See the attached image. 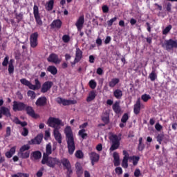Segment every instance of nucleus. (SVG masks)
Returning <instances> with one entry per match:
<instances>
[{
    "label": "nucleus",
    "instance_id": "obj_17",
    "mask_svg": "<svg viewBox=\"0 0 177 177\" xmlns=\"http://www.w3.org/2000/svg\"><path fill=\"white\" fill-rule=\"evenodd\" d=\"M81 59H82V50L77 48H76L75 57L73 62V64H76V63L81 62Z\"/></svg>",
    "mask_w": 177,
    "mask_h": 177
},
{
    "label": "nucleus",
    "instance_id": "obj_52",
    "mask_svg": "<svg viewBox=\"0 0 177 177\" xmlns=\"http://www.w3.org/2000/svg\"><path fill=\"white\" fill-rule=\"evenodd\" d=\"M12 133V129L10 128V127H6V133L5 135V138H9V136H10Z\"/></svg>",
    "mask_w": 177,
    "mask_h": 177
},
{
    "label": "nucleus",
    "instance_id": "obj_11",
    "mask_svg": "<svg viewBox=\"0 0 177 177\" xmlns=\"http://www.w3.org/2000/svg\"><path fill=\"white\" fill-rule=\"evenodd\" d=\"M49 63H55V64H59L60 63V59H59V55L56 53H51L47 58Z\"/></svg>",
    "mask_w": 177,
    "mask_h": 177
},
{
    "label": "nucleus",
    "instance_id": "obj_2",
    "mask_svg": "<svg viewBox=\"0 0 177 177\" xmlns=\"http://www.w3.org/2000/svg\"><path fill=\"white\" fill-rule=\"evenodd\" d=\"M64 133L67 142L68 153L72 156V154H74V151H75V142L74 141V134H73L71 127L67 126L64 129Z\"/></svg>",
    "mask_w": 177,
    "mask_h": 177
},
{
    "label": "nucleus",
    "instance_id": "obj_29",
    "mask_svg": "<svg viewBox=\"0 0 177 177\" xmlns=\"http://www.w3.org/2000/svg\"><path fill=\"white\" fill-rule=\"evenodd\" d=\"M52 154V145L48 144L46 147V153H43V157H49Z\"/></svg>",
    "mask_w": 177,
    "mask_h": 177
},
{
    "label": "nucleus",
    "instance_id": "obj_6",
    "mask_svg": "<svg viewBox=\"0 0 177 177\" xmlns=\"http://www.w3.org/2000/svg\"><path fill=\"white\" fill-rule=\"evenodd\" d=\"M33 15L37 26H42V24H44V22H42V19H41V15H39V8L37 5H34Z\"/></svg>",
    "mask_w": 177,
    "mask_h": 177
},
{
    "label": "nucleus",
    "instance_id": "obj_31",
    "mask_svg": "<svg viewBox=\"0 0 177 177\" xmlns=\"http://www.w3.org/2000/svg\"><path fill=\"white\" fill-rule=\"evenodd\" d=\"M122 91L121 89H115L113 91V96L115 99H121L122 97Z\"/></svg>",
    "mask_w": 177,
    "mask_h": 177
},
{
    "label": "nucleus",
    "instance_id": "obj_48",
    "mask_svg": "<svg viewBox=\"0 0 177 177\" xmlns=\"http://www.w3.org/2000/svg\"><path fill=\"white\" fill-rule=\"evenodd\" d=\"M20 82L22 84V85H25L26 86H28L30 83V82L27 80L26 78L21 79Z\"/></svg>",
    "mask_w": 177,
    "mask_h": 177
},
{
    "label": "nucleus",
    "instance_id": "obj_15",
    "mask_svg": "<svg viewBox=\"0 0 177 177\" xmlns=\"http://www.w3.org/2000/svg\"><path fill=\"white\" fill-rule=\"evenodd\" d=\"M92 165H95V162H98L100 160V156L96 153V152H91L88 154Z\"/></svg>",
    "mask_w": 177,
    "mask_h": 177
},
{
    "label": "nucleus",
    "instance_id": "obj_42",
    "mask_svg": "<svg viewBox=\"0 0 177 177\" xmlns=\"http://www.w3.org/2000/svg\"><path fill=\"white\" fill-rule=\"evenodd\" d=\"M172 30V25H169L167 26L163 30H162V34L163 35H167L168 32H169Z\"/></svg>",
    "mask_w": 177,
    "mask_h": 177
},
{
    "label": "nucleus",
    "instance_id": "obj_20",
    "mask_svg": "<svg viewBox=\"0 0 177 177\" xmlns=\"http://www.w3.org/2000/svg\"><path fill=\"white\" fill-rule=\"evenodd\" d=\"M118 84H120V78H112L109 82V88H115V86L118 85Z\"/></svg>",
    "mask_w": 177,
    "mask_h": 177
},
{
    "label": "nucleus",
    "instance_id": "obj_61",
    "mask_svg": "<svg viewBox=\"0 0 177 177\" xmlns=\"http://www.w3.org/2000/svg\"><path fill=\"white\" fill-rule=\"evenodd\" d=\"M134 176L139 177L140 176V170L139 169H136L134 171Z\"/></svg>",
    "mask_w": 177,
    "mask_h": 177
},
{
    "label": "nucleus",
    "instance_id": "obj_33",
    "mask_svg": "<svg viewBox=\"0 0 177 177\" xmlns=\"http://www.w3.org/2000/svg\"><path fill=\"white\" fill-rule=\"evenodd\" d=\"M138 150V151H143V150H145V144H143V138H142V137H140L139 138Z\"/></svg>",
    "mask_w": 177,
    "mask_h": 177
},
{
    "label": "nucleus",
    "instance_id": "obj_64",
    "mask_svg": "<svg viewBox=\"0 0 177 177\" xmlns=\"http://www.w3.org/2000/svg\"><path fill=\"white\" fill-rule=\"evenodd\" d=\"M171 8H172V4H171V3H167V6H166V10L167 12H171Z\"/></svg>",
    "mask_w": 177,
    "mask_h": 177
},
{
    "label": "nucleus",
    "instance_id": "obj_41",
    "mask_svg": "<svg viewBox=\"0 0 177 177\" xmlns=\"http://www.w3.org/2000/svg\"><path fill=\"white\" fill-rule=\"evenodd\" d=\"M15 73V66L12 63H9L8 64V74L12 75Z\"/></svg>",
    "mask_w": 177,
    "mask_h": 177
},
{
    "label": "nucleus",
    "instance_id": "obj_22",
    "mask_svg": "<svg viewBox=\"0 0 177 177\" xmlns=\"http://www.w3.org/2000/svg\"><path fill=\"white\" fill-rule=\"evenodd\" d=\"M75 168H76V174L77 177L82 176V174H84V170L82 169V166H81V164L79 162H77L75 164Z\"/></svg>",
    "mask_w": 177,
    "mask_h": 177
},
{
    "label": "nucleus",
    "instance_id": "obj_49",
    "mask_svg": "<svg viewBox=\"0 0 177 177\" xmlns=\"http://www.w3.org/2000/svg\"><path fill=\"white\" fill-rule=\"evenodd\" d=\"M15 17H16V19H17V23H20V21H21V20H23V13H16L15 14Z\"/></svg>",
    "mask_w": 177,
    "mask_h": 177
},
{
    "label": "nucleus",
    "instance_id": "obj_27",
    "mask_svg": "<svg viewBox=\"0 0 177 177\" xmlns=\"http://www.w3.org/2000/svg\"><path fill=\"white\" fill-rule=\"evenodd\" d=\"M95 97H96V91H91L88 93V96L86 98V102H92V100H95Z\"/></svg>",
    "mask_w": 177,
    "mask_h": 177
},
{
    "label": "nucleus",
    "instance_id": "obj_10",
    "mask_svg": "<svg viewBox=\"0 0 177 177\" xmlns=\"http://www.w3.org/2000/svg\"><path fill=\"white\" fill-rule=\"evenodd\" d=\"M52 86H53V82H50V81L45 82L41 86V93H46L48 91H50V88H52Z\"/></svg>",
    "mask_w": 177,
    "mask_h": 177
},
{
    "label": "nucleus",
    "instance_id": "obj_9",
    "mask_svg": "<svg viewBox=\"0 0 177 177\" xmlns=\"http://www.w3.org/2000/svg\"><path fill=\"white\" fill-rule=\"evenodd\" d=\"M164 45L167 50H172L174 48H177V41L170 39L169 40H165Z\"/></svg>",
    "mask_w": 177,
    "mask_h": 177
},
{
    "label": "nucleus",
    "instance_id": "obj_58",
    "mask_svg": "<svg viewBox=\"0 0 177 177\" xmlns=\"http://www.w3.org/2000/svg\"><path fill=\"white\" fill-rule=\"evenodd\" d=\"M103 13H109V7L104 5L102 7Z\"/></svg>",
    "mask_w": 177,
    "mask_h": 177
},
{
    "label": "nucleus",
    "instance_id": "obj_30",
    "mask_svg": "<svg viewBox=\"0 0 177 177\" xmlns=\"http://www.w3.org/2000/svg\"><path fill=\"white\" fill-rule=\"evenodd\" d=\"M15 153H16V147H12L10 149V151L6 153V157H7V158H12V157L13 156V154H15Z\"/></svg>",
    "mask_w": 177,
    "mask_h": 177
},
{
    "label": "nucleus",
    "instance_id": "obj_55",
    "mask_svg": "<svg viewBox=\"0 0 177 177\" xmlns=\"http://www.w3.org/2000/svg\"><path fill=\"white\" fill-rule=\"evenodd\" d=\"M22 136H28V129L24 127L23 131L21 132Z\"/></svg>",
    "mask_w": 177,
    "mask_h": 177
},
{
    "label": "nucleus",
    "instance_id": "obj_36",
    "mask_svg": "<svg viewBox=\"0 0 177 177\" xmlns=\"http://www.w3.org/2000/svg\"><path fill=\"white\" fill-rule=\"evenodd\" d=\"M149 78L152 82H154L156 80H157V73H156V71L153 70L151 73L149 75Z\"/></svg>",
    "mask_w": 177,
    "mask_h": 177
},
{
    "label": "nucleus",
    "instance_id": "obj_7",
    "mask_svg": "<svg viewBox=\"0 0 177 177\" xmlns=\"http://www.w3.org/2000/svg\"><path fill=\"white\" fill-rule=\"evenodd\" d=\"M26 106L27 104H24V102H18L17 101H14L12 110L14 111H24Z\"/></svg>",
    "mask_w": 177,
    "mask_h": 177
},
{
    "label": "nucleus",
    "instance_id": "obj_23",
    "mask_svg": "<svg viewBox=\"0 0 177 177\" xmlns=\"http://www.w3.org/2000/svg\"><path fill=\"white\" fill-rule=\"evenodd\" d=\"M112 109L115 114H120L121 113V106H120V102H115L113 104Z\"/></svg>",
    "mask_w": 177,
    "mask_h": 177
},
{
    "label": "nucleus",
    "instance_id": "obj_53",
    "mask_svg": "<svg viewBox=\"0 0 177 177\" xmlns=\"http://www.w3.org/2000/svg\"><path fill=\"white\" fill-rule=\"evenodd\" d=\"M117 21V17H115L112 19H111L109 21H107V24L109 26V27H111V26H113V24L114 23V21Z\"/></svg>",
    "mask_w": 177,
    "mask_h": 177
},
{
    "label": "nucleus",
    "instance_id": "obj_63",
    "mask_svg": "<svg viewBox=\"0 0 177 177\" xmlns=\"http://www.w3.org/2000/svg\"><path fill=\"white\" fill-rule=\"evenodd\" d=\"M88 127V122H84L82 124L79 126L80 129H85Z\"/></svg>",
    "mask_w": 177,
    "mask_h": 177
},
{
    "label": "nucleus",
    "instance_id": "obj_47",
    "mask_svg": "<svg viewBox=\"0 0 177 177\" xmlns=\"http://www.w3.org/2000/svg\"><path fill=\"white\" fill-rule=\"evenodd\" d=\"M8 64H9V56H6L2 62L3 67H8Z\"/></svg>",
    "mask_w": 177,
    "mask_h": 177
},
{
    "label": "nucleus",
    "instance_id": "obj_37",
    "mask_svg": "<svg viewBox=\"0 0 177 177\" xmlns=\"http://www.w3.org/2000/svg\"><path fill=\"white\" fill-rule=\"evenodd\" d=\"M53 5H55V1L50 0L47 3V6L46 7V10H48V12L52 10L53 9Z\"/></svg>",
    "mask_w": 177,
    "mask_h": 177
},
{
    "label": "nucleus",
    "instance_id": "obj_13",
    "mask_svg": "<svg viewBox=\"0 0 177 177\" xmlns=\"http://www.w3.org/2000/svg\"><path fill=\"white\" fill-rule=\"evenodd\" d=\"M35 104L37 107H44L48 104V99L45 96H41L37 100Z\"/></svg>",
    "mask_w": 177,
    "mask_h": 177
},
{
    "label": "nucleus",
    "instance_id": "obj_28",
    "mask_svg": "<svg viewBox=\"0 0 177 177\" xmlns=\"http://www.w3.org/2000/svg\"><path fill=\"white\" fill-rule=\"evenodd\" d=\"M101 118L104 124H109V122H110V114H109L107 112H104Z\"/></svg>",
    "mask_w": 177,
    "mask_h": 177
},
{
    "label": "nucleus",
    "instance_id": "obj_45",
    "mask_svg": "<svg viewBox=\"0 0 177 177\" xmlns=\"http://www.w3.org/2000/svg\"><path fill=\"white\" fill-rule=\"evenodd\" d=\"M21 158H28L30 157V151H27L26 152H20Z\"/></svg>",
    "mask_w": 177,
    "mask_h": 177
},
{
    "label": "nucleus",
    "instance_id": "obj_5",
    "mask_svg": "<svg viewBox=\"0 0 177 177\" xmlns=\"http://www.w3.org/2000/svg\"><path fill=\"white\" fill-rule=\"evenodd\" d=\"M121 133L118 136L117 134L111 133L109 137V140L111 142L112 145L109 149L110 151H114L120 147V142H121Z\"/></svg>",
    "mask_w": 177,
    "mask_h": 177
},
{
    "label": "nucleus",
    "instance_id": "obj_62",
    "mask_svg": "<svg viewBox=\"0 0 177 177\" xmlns=\"http://www.w3.org/2000/svg\"><path fill=\"white\" fill-rule=\"evenodd\" d=\"M19 177H30V174L26 173H17Z\"/></svg>",
    "mask_w": 177,
    "mask_h": 177
},
{
    "label": "nucleus",
    "instance_id": "obj_39",
    "mask_svg": "<svg viewBox=\"0 0 177 177\" xmlns=\"http://www.w3.org/2000/svg\"><path fill=\"white\" fill-rule=\"evenodd\" d=\"M85 132H86L85 129H81L79 131L78 135L82 138V139H85V138L88 136V134Z\"/></svg>",
    "mask_w": 177,
    "mask_h": 177
},
{
    "label": "nucleus",
    "instance_id": "obj_16",
    "mask_svg": "<svg viewBox=\"0 0 177 177\" xmlns=\"http://www.w3.org/2000/svg\"><path fill=\"white\" fill-rule=\"evenodd\" d=\"M35 84H32V83H29V85L28 86V88L29 89H32V91H38L41 88V82L38 79L35 80Z\"/></svg>",
    "mask_w": 177,
    "mask_h": 177
},
{
    "label": "nucleus",
    "instance_id": "obj_40",
    "mask_svg": "<svg viewBox=\"0 0 177 177\" xmlns=\"http://www.w3.org/2000/svg\"><path fill=\"white\" fill-rule=\"evenodd\" d=\"M128 120H129V115H128V113H124L122 118H121V122H122L123 124H125L127 122V121H128Z\"/></svg>",
    "mask_w": 177,
    "mask_h": 177
},
{
    "label": "nucleus",
    "instance_id": "obj_44",
    "mask_svg": "<svg viewBox=\"0 0 177 177\" xmlns=\"http://www.w3.org/2000/svg\"><path fill=\"white\" fill-rule=\"evenodd\" d=\"M76 158H84V153H82V151L77 150L75 154Z\"/></svg>",
    "mask_w": 177,
    "mask_h": 177
},
{
    "label": "nucleus",
    "instance_id": "obj_26",
    "mask_svg": "<svg viewBox=\"0 0 177 177\" xmlns=\"http://www.w3.org/2000/svg\"><path fill=\"white\" fill-rule=\"evenodd\" d=\"M60 164H62L63 167L67 169V168H70L71 167V163H70V160L68 159L64 158L60 160Z\"/></svg>",
    "mask_w": 177,
    "mask_h": 177
},
{
    "label": "nucleus",
    "instance_id": "obj_57",
    "mask_svg": "<svg viewBox=\"0 0 177 177\" xmlns=\"http://www.w3.org/2000/svg\"><path fill=\"white\" fill-rule=\"evenodd\" d=\"M123 156H124L123 158H125L127 160H129V158H131V156H129V153H128V151L125 150L123 151Z\"/></svg>",
    "mask_w": 177,
    "mask_h": 177
},
{
    "label": "nucleus",
    "instance_id": "obj_12",
    "mask_svg": "<svg viewBox=\"0 0 177 177\" xmlns=\"http://www.w3.org/2000/svg\"><path fill=\"white\" fill-rule=\"evenodd\" d=\"M25 111H26V113L28 115H30V117H32V118H38L39 115L38 114L35 113V111H34V109L32 108L30 106H27L25 107Z\"/></svg>",
    "mask_w": 177,
    "mask_h": 177
},
{
    "label": "nucleus",
    "instance_id": "obj_59",
    "mask_svg": "<svg viewBox=\"0 0 177 177\" xmlns=\"http://www.w3.org/2000/svg\"><path fill=\"white\" fill-rule=\"evenodd\" d=\"M155 129H156V131H160L162 129V126H161L160 123H156V124L155 125Z\"/></svg>",
    "mask_w": 177,
    "mask_h": 177
},
{
    "label": "nucleus",
    "instance_id": "obj_32",
    "mask_svg": "<svg viewBox=\"0 0 177 177\" xmlns=\"http://www.w3.org/2000/svg\"><path fill=\"white\" fill-rule=\"evenodd\" d=\"M47 71H48V73H50V74H52L53 75H56V74H57V68H56V66H49L47 68Z\"/></svg>",
    "mask_w": 177,
    "mask_h": 177
},
{
    "label": "nucleus",
    "instance_id": "obj_19",
    "mask_svg": "<svg viewBox=\"0 0 177 177\" xmlns=\"http://www.w3.org/2000/svg\"><path fill=\"white\" fill-rule=\"evenodd\" d=\"M0 111H1V114L5 115L6 117H12V114L10 113V110L8 109L6 106H1Z\"/></svg>",
    "mask_w": 177,
    "mask_h": 177
},
{
    "label": "nucleus",
    "instance_id": "obj_54",
    "mask_svg": "<svg viewBox=\"0 0 177 177\" xmlns=\"http://www.w3.org/2000/svg\"><path fill=\"white\" fill-rule=\"evenodd\" d=\"M128 160L129 159H125V158H123L122 161V167L123 168H128Z\"/></svg>",
    "mask_w": 177,
    "mask_h": 177
},
{
    "label": "nucleus",
    "instance_id": "obj_51",
    "mask_svg": "<svg viewBox=\"0 0 177 177\" xmlns=\"http://www.w3.org/2000/svg\"><path fill=\"white\" fill-rule=\"evenodd\" d=\"M156 139L159 145H161V142L164 140V134H158Z\"/></svg>",
    "mask_w": 177,
    "mask_h": 177
},
{
    "label": "nucleus",
    "instance_id": "obj_25",
    "mask_svg": "<svg viewBox=\"0 0 177 177\" xmlns=\"http://www.w3.org/2000/svg\"><path fill=\"white\" fill-rule=\"evenodd\" d=\"M42 157V153L39 151H35L32 153V156H30V159L32 160H39Z\"/></svg>",
    "mask_w": 177,
    "mask_h": 177
},
{
    "label": "nucleus",
    "instance_id": "obj_35",
    "mask_svg": "<svg viewBox=\"0 0 177 177\" xmlns=\"http://www.w3.org/2000/svg\"><path fill=\"white\" fill-rule=\"evenodd\" d=\"M129 160H132L133 161V165L136 166L138 165V163L139 162V160H140V157L133 156H130Z\"/></svg>",
    "mask_w": 177,
    "mask_h": 177
},
{
    "label": "nucleus",
    "instance_id": "obj_3",
    "mask_svg": "<svg viewBox=\"0 0 177 177\" xmlns=\"http://www.w3.org/2000/svg\"><path fill=\"white\" fill-rule=\"evenodd\" d=\"M42 134L37 135L35 138L29 140L28 142V145H24L19 149V153H24V151H27L30 150V145H41L42 142Z\"/></svg>",
    "mask_w": 177,
    "mask_h": 177
},
{
    "label": "nucleus",
    "instance_id": "obj_24",
    "mask_svg": "<svg viewBox=\"0 0 177 177\" xmlns=\"http://www.w3.org/2000/svg\"><path fill=\"white\" fill-rule=\"evenodd\" d=\"M113 164L115 167H118L121 164L120 162V155L117 152L113 153Z\"/></svg>",
    "mask_w": 177,
    "mask_h": 177
},
{
    "label": "nucleus",
    "instance_id": "obj_34",
    "mask_svg": "<svg viewBox=\"0 0 177 177\" xmlns=\"http://www.w3.org/2000/svg\"><path fill=\"white\" fill-rule=\"evenodd\" d=\"M77 100H70L64 99L62 102L63 106H70V104H76Z\"/></svg>",
    "mask_w": 177,
    "mask_h": 177
},
{
    "label": "nucleus",
    "instance_id": "obj_18",
    "mask_svg": "<svg viewBox=\"0 0 177 177\" xmlns=\"http://www.w3.org/2000/svg\"><path fill=\"white\" fill-rule=\"evenodd\" d=\"M62 24H63V23L61 21V20L57 19V20H54L51 23L50 27L51 28H57L59 30V28H62Z\"/></svg>",
    "mask_w": 177,
    "mask_h": 177
},
{
    "label": "nucleus",
    "instance_id": "obj_21",
    "mask_svg": "<svg viewBox=\"0 0 177 177\" xmlns=\"http://www.w3.org/2000/svg\"><path fill=\"white\" fill-rule=\"evenodd\" d=\"M133 112L136 115L140 113V98H138L134 104Z\"/></svg>",
    "mask_w": 177,
    "mask_h": 177
},
{
    "label": "nucleus",
    "instance_id": "obj_43",
    "mask_svg": "<svg viewBox=\"0 0 177 177\" xmlns=\"http://www.w3.org/2000/svg\"><path fill=\"white\" fill-rule=\"evenodd\" d=\"M141 99H142V100H143V102H149V100H150V99H151V97L150 96V95L143 94L141 96Z\"/></svg>",
    "mask_w": 177,
    "mask_h": 177
},
{
    "label": "nucleus",
    "instance_id": "obj_1",
    "mask_svg": "<svg viewBox=\"0 0 177 177\" xmlns=\"http://www.w3.org/2000/svg\"><path fill=\"white\" fill-rule=\"evenodd\" d=\"M47 124L48 127L50 128H54L53 130V133H54V137L55 140L57 141V142L61 145L62 143V134L60 133V131H59V125H64L62 120L57 118H53V117H50L48 119L47 121Z\"/></svg>",
    "mask_w": 177,
    "mask_h": 177
},
{
    "label": "nucleus",
    "instance_id": "obj_50",
    "mask_svg": "<svg viewBox=\"0 0 177 177\" xmlns=\"http://www.w3.org/2000/svg\"><path fill=\"white\" fill-rule=\"evenodd\" d=\"M62 41L65 44H67V43L70 42V36L68 35H64L62 37Z\"/></svg>",
    "mask_w": 177,
    "mask_h": 177
},
{
    "label": "nucleus",
    "instance_id": "obj_56",
    "mask_svg": "<svg viewBox=\"0 0 177 177\" xmlns=\"http://www.w3.org/2000/svg\"><path fill=\"white\" fill-rule=\"evenodd\" d=\"M115 172L118 174V175H122V168L121 167H116L115 169Z\"/></svg>",
    "mask_w": 177,
    "mask_h": 177
},
{
    "label": "nucleus",
    "instance_id": "obj_38",
    "mask_svg": "<svg viewBox=\"0 0 177 177\" xmlns=\"http://www.w3.org/2000/svg\"><path fill=\"white\" fill-rule=\"evenodd\" d=\"M27 95L28 97H30L31 100H34V99L37 97V93H35V91H32L31 90L28 91Z\"/></svg>",
    "mask_w": 177,
    "mask_h": 177
},
{
    "label": "nucleus",
    "instance_id": "obj_46",
    "mask_svg": "<svg viewBox=\"0 0 177 177\" xmlns=\"http://www.w3.org/2000/svg\"><path fill=\"white\" fill-rule=\"evenodd\" d=\"M97 85V84L93 80H90L88 82V86H90V88L91 89H95V88H96Z\"/></svg>",
    "mask_w": 177,
    "mask_h": 177
},
{
    "label": "nucleus",
    "instance_id": "obj_60",
    "mask_svg": "<svg viewBox=\"0 0 177 177\" xmlns=\"http://www.w3.org/2000/svg\"><path fill=\"white\" fill-rule=\"evenodd\" d=\"M111 41V37L110 36H107L104 40V44L105 45H107L109 44V42Z\"/></svg>",
    "mask_w": 177,
    "mask_h": 177
},
{
    "label": "nucleus",
    "instance_id": "obj_4",
    "mask_svg": "<svg viewBox=\"0 0 177 177\" xmlns=\"http://www.w3.org/2000/svg\"><path fill=\"white\" fill-rule=\"evenodd\" d=\"M41 164L47 165L50 168H55L56 165H60V160L57 158L45 156L42 158Z\"/></svg>",
    "mask_w": 177,
    "mask_h": 177
},
{
    "label": "nucleus",
    "instance_id": "obj_8",
    "mask_svg": "<svg viewBox=\"0 0 177 177\" xmlns=\"http://www.w3.org/2000/svg\"><path fill=\"white\" fill-rule=\"evenodd\" d=\"M38 32L32 33L30 37V43L31 48H37L38 46Z\"/></svg>",
    "mask_w": 177,
    "mask_h": 177
},
{
    "label": "nucleus",
    "instance_id": "obj_14",
    "mask_svg": "<svg viewBox=\"0 0 177 177\" xmlns=\"http://www.w3.org/2000/svg\"><path fill=\"white\" fill-rule=\"evenodd\" d=\"M84 23H85V17L82 15L78 18L77 22L75 23L77 31H81V30H82L84 28Z\"/></svg>",
    "mask_w": 177,
    "mask_h": 177
}]
</instances>
